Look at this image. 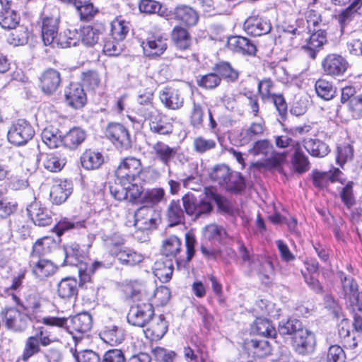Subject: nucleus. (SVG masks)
I'll return each instance as SVG.
<instances>
[{
  "label": "nucleus",
  "mask_w": 362,
  "mask_h": 362,
  "mask_svg": "<svg viewBox=\"0 0 362 362\" xmlns=\"http://www.w3.org/2000/svg\"><path fill=\"white\" fill-rule=\"evenodd\" d=\"M326 42L327 37L325 32L322 30H318L310 36L306 40V44L303 46V48L312 59H315L317 52Z\"/></svg>",
  "instance_id": "nucleus-28"
},
{
  "label": "nucleus",
  "mask_w": 362,
  "mask_h": 362,
  "mask_svg": "<svg viewBox=\"0 0 362 362\" xmlns=\"http://www.w3.org/2000/svg\"><path fill=\"white\" fill-rule=\"evenodd\" d=\"M104 31L105 27L103 24L95 23L93 25L83 27L81 30L82 42L89 47L95 45Z\"/></svg>",
  "instance_id": "nucleus-27"
},
{
  "label": "nucleus",
  "mask_w": 362,
  "mask_h": 362,
  "mask_svg": "<svg viewBox=\"0 0 362 362\" xmlns=\"http://www.w3.org/2000/svg\"><path fill=\"white\" fill-rule=\"evenodd\" d=\"M165 192L161 187L148 189L144 192L141 203L144 205L135 213L134 217L139 220L141 215L152 213V208L165 200Z\"/></svg>",
  "instance_id": "nucleus-7"
},
{
  "label": "nucleus",
  "mask_w": 362,
  "mask_h": 362,
  "mask_svg": "<svg viewBox=\"0 0 362 362\" xmlns=\"http://www.w3.org/2000/svg\"><path fill=\"white\" fill-rule=\"evenodd\" d=\"M293 343L296 351L300 354L304 355L313 351L315 346V337L312 332L302 327L293 337Z\"/></svg>",
  "instance_id": "nucleus-12"
},
{
  "label": "nucleus",
  "mask_w": 362,
  "mask_h": 362,
  "mask_svg": "<svg viewBox=\"0 0 362 362\" xmlns=\"http://www.w3.org/2000/svg\"><path fill=\"white\" fill-rule=\"evenodd\" d=\"M223 187L233 193H240L245 189V182L240 173L232 171Z\"/></svg>",
  "instance_id": "nucleus-43"
},
{
  "label": "nucleus",
  "mask_w": 362,
  "mask_h": 362,
  "mask_svg": "<svg viewBox=\"0 0 362 362\" xmlns=\"http://www.w3.org/2000/svg\"><path fill=\"white\" fill-rule=\"evenodd\" d=\"M42 90L47 95L54 93L61 83V76L59 71L53 69L45 71L40 78Z\"/></svg>",
  "instance_id": "nucleus-24"
},
{
  "label": "nucleus",
  "mask_w": 362,
  "mask_h": 362,
  "mask_svg": "<svg viewBox=\"0 0 362 362\" xmlns=\"http://www.w3.org/2000/svg\"><path fill=\"white\" fill-rule=\"evenodd\" d=\"M239 253L243 261V264L247 267L250 271L257 269V264L260 263L259 257L251 254L242 242H239Z\"/></svg>",
  "instance_id": "nucleus-52"
},
{
  "label": "nucleus",
  "mask_w": 362,
  "mask_h": 362,
  "mask_svg": "<svg viewBox=\"0 0 362 362\" xmlns=\"http://www.w3.org/2000/svg\"><path fill=\"white\" fill-rule=\"evenodd\" d=\"M304 148L313 157L323 158L329 152L328 146L320 140L310 139L305 142Z\"/></svg>",
  "instance_id": "nucleus-49"
},
{
  "label": "nucleus",
  "mask_w": 362,
  "mask_h": 362,
  "mask_svg": "<svg viewBox=\"0 0 362 362\" xmlns=\"http://www.w3.org/2000/svg\"><path fill=\"white\" fill-rule=\"evenodd\" d=\"M182 202L185 213L194 218L207 216L212 210L210 201L204 199H199L192 193L184 195L182 197Z\"/></svg>",
  "instance_id": "nucleus-4"
},
{
  "label": "nucleus",
  "mask_w": 362,
  "mask_h": 362,
  "mask_svg": "<svg viewBox=\"0 0 362 362\" xmlns=\"http://www.w3.org/2000/svg\"><path fill=\"white\" fill-rule=\"evenodd\" d=\"M173 15L176 20L188 26L196 25L199 19L197 12L192 7L185 5L177 6Z\"/></svg>",
  "instance_id": "nucleus-30"
},
{
  "label": "nucleus",
  "mask_w": 362,
  "mask_h": 362,
  "mask_svg": "<svg viewBox=\"0 0 362 362\" xmlns=\"http://www.w3.org/2000/svg\"><path fill=\"white\" fill-rule=\"evenodd\" d=\"M28 37L29 33L27 28L20 27L18 30L10 34L8 41L13 46H21L28 42Z\"/></svg>",
  "instance_id": "nucleus-60"
},
{
  "label": "nucleus",
  "mask_w": 362,
  "mask_h": 362,
  "mask_svg": "<svg viewBox=\"0 0 362 362\" xmlns=\"http://www.w3.org/2000/svg\"><path fill=\"white\" fill-rule=\"evenodd\" d=\"M274 152V146L267 139H262L255 142L252 147L249 149L250 156H262L267 158H276Z\"/></svg>",
  "instance_id": "nucleus-34"
},
{
  "label": "nucleus",
  "mask_w": 362,
  "mask_h": 362,
  "mask_svg": "<svg viewBox=\"0 0 362 362\" xmlns=\"http://www.w3.org/2000/svg\"><path fill=\"white\" fill-rule=\"evenodd\" d=\"M204 238L211 243H220L226 236L225 228L215 223L207 225L203 230Z\"/></svg>",
  "instance_id": "nucleus-37"
},
{
  "label": "nucleus",
  "mask_w": 362,
  "mask_h": 362,
  "mask_svg": "<svg viewBox=\"0 0 362 362\" xmlns=\"http://www.w3.org/2000/svg\"><path fill=\"white\" fill-rule=\"evenodd\" d=\"M27 211L29 217L36 226L45 227L52 222V212L39 202H32L27 207Z\"/></svg>",
  "instance_id": "nucleus-13"
},
{
  "label": "nucleus",
  "mask_w": 362,
  "mask_h": 362,
  "mask_svg": "<svg viewBox=\"0 0 362 362\" xmlns=\"http://www.w3.org/2000/svg\"><path fill=\"white\" fill-rule=\"evenodd\" d=\"M42 140L49 148H57L63 142L60 131L53 126H48L44 129L42 132Z\"/></svg>",
  "instance_id": "nucleus-35"
},
{
  "label": "nucleus",
  "mask_w": 362,
  "mask_h": 362,
  "mask_svg": "<svg viewBox=\"0 0 362 362\" xmlns=\"http://www.w3.org/2000/svg\"><path fill=\"white\" fill-rule=\"evenodd\" d=\"M76 362H100V359L98 354L91 350H83L73 352Z\"/></svg>",
  "instance_id": "nucleus-64"
},
{
  "label": "nucleus",
  "mask_w": 362,
  "mask_h": 362,
  "mask_svg": "<svg viewBox=\"0 0 362 362\" xmlns=\"http://www.w3.org/2000/svg\"><path fill=\"white\" fill-rule=\"evenodd\" d=\"M254 333L267 337H276V331L271 322L265 318H257L252 327Z\"/></svg>",
  "instance_id": "nucleus-39"
},
{
  "label": "nucleus",
  "mask_w": 362,
  "mask_h": 362,
  "mask_svg": "<svg viewBox=\"0 0 362 362\" xmlns=\"http://www.w3.org/2000/svg\"><path fill=\"white\" fill-rule=\"evenodd\" d=\"M75 8L78 12L81 19L86 21L91 18L98 11L93 4L82 0L76 2Z\"/></svg>",
  "instance_id": "nucleus-59"
},
{
  "label": "nucleus",
  "mask_w": 362,
  "mask_h": 362,
  "mask_svg": "<svg viewBox=\"0 0 362 362\" xmlns=\"http://www.w3.org/2000/svg\"><path fill=\"white\" fill-rule=\"evenodd\" d=\"M92 327V317L88 313H81L72 317L66 325V330L73 335L74 339L76 334H85Z\"/></svg>",
  "instance_id": "nucleus-16"
},
{
  "label": "nucleus",
  "mask_w": 362,
  "mask_h": 362,
  "mask_svg": "<svg viewBox=\"0 0 362 362\" xmlns=\"http://www.w3.org/2000/svg\"><path fill=\"white\" fill-rule=\"evenodd\" d=\"M160 100L164 106L173 110H177L182 107L184 98L179 89L173 87H165L160 90Z\"/></svg>",
  "instance_id": "nucleus-19"
},
{
  "label": "nucleus",
  "mask_w": 362,
  "mask_h": 362,
  "mask_svg": "<svg viewBox=\"0 0 362 362\" xmlns=\"http://www.w3.org/2000/svg\"><path fill=\"white\" fill-rule=\"evenodd\" d=\"M172 40L175 47L181 50L189 49L192 43V38L188 31L180 26H176L173 30Z\"/></svg>",
  "instance_id": "nucleus-36"
},
{
  "label": "nucleus",
  "mask_w": 362,
  "mask_h": 362,
  "mask_svg": "<svg viewBox=\"0 0 362 362\" xmlns=\"http://www.w3.org/2000/svg\"><path fill=\"white\" fill-rule=\"evenodd\" d=\"M59 18L58 16L45 17L42 21V38L45 45H57L61 47H70L72 38L66 39V33L58 35Z\"/></svg>",
  "instance_id": "nucleus-2"
},
{
  "label": "nucleus",
  "mask_w": 362,
  "mask_h": 362,
  "mask_svg": "<svg viewBox=\"0 0 362 362\" xmlns=\"http://www.w3.org/2000/svg\"><path fill=\"white\" fill-rule=\"evenodd\" d=\"M153 316H154L153 305L148 303H144L132 306L127 318L129 324L143 327Z\"/></svg>",
  "instance_id": "nucleus-8"
},
{
  "label": "nucleus",
  "mask_w": 362,
  "mask_h": 362,
  "mask_svg": "<svg viewBox=\"0 0 362 362\" xmlns=\"http://www.w3.org/2000/svg\"><path fill=\"white\" fill-rule=\"evenodd\" d=\"M106 136L118 148L130 146V136L127 128L119 123L110 124L105 131Z\"/></svg>",
  "instance_id": "nucleus-11"
},
{
  "label": "nucleus",
  "mask_w": 362,
  "mask_h": 362,
  "mask_svg": "<svg viewBox=\"0 0 362 362\" xmlns=\"http://www.w3.org/2000/svg\"><path fill=\"white\" fill-rule=\"evenodd\" d=\"M140 160H123L118 166L117 174L122 177V186L124 187L126 199L135 201L141 198L142 187L131 182L135 173L140 172Z\"/></svg>",
  "instance_id": "nucleus-1"
},
{
  "label": "nucleus",
  "mask_w": 362,
  "mask_h": 362,
  "mask_svg": "<svg viewBox=\"0 0 362 362\" xmlns=\"http://www.w3.org/2000/svg\"><path fill=\"white\" fill-rule=\"evenodd\" d=\"M129 31V23L116 18L110 24V35L112 38L119 41H123Z\"/></svg>",
  "instance_id": "nucleus-41"
},
{
  "label": "nucleus",
  "mask_w": 362,
  "mask_h": 362,
  "mask_svg": "<svg viewBox=\"0 0 362 362\" xmlns=\"http://www.w3.org/2000/svg\"><path fill=\"white\" fill-rule=\"evenodd\" d=\"M228 46L231 50L243 54L255 55L257 51L256 46L250 40L241 36L229 37Z\"/></svg>",
  "instance_id": "nucleus-26"
},
{
  "label": "nucleus",
  "mask_w": 362,
  "mask_h": 362,
  "mask_svg": "<svg viewBox=\"0 0 362 362\" xmlns=\"http://www.w3.org/2000/svg\"><path fill=\"white\" fill-rule=\"evenodd\" d=\"M85 227V221H78L76 218H62L54 226V231L58 236L71 229H80Z\"/></svg>",
  "instance_id": "nucleus-46"
},
{
  "label": "nucleus",
  "mask_w": 362,
  "mask_h": 362,
  "mask_svg": "<svg viewBox=\"0 0 362 362\" xmlns=\"http://www.w3.org/2000/svg\"><path fill=\"white\" fill-rule=\"evenodd\" d=\"M148 327L144 331L145 337L151 341L163 337L168 329V323L163 315L152 317Z\"/></svg>",
  "instance_id": "nucleus-17"
},
{
  "label": "nucleus",
  "mask_w": 362,
  "mask_h": 362,
  "mask_svg": "<svg viewBox=\"0 0 362 362\" xmlns=\"http://www.w3.org/2000/svg\"><path fill=\"white\" fill-rule=\"evenodd\" d=\"M342 286V294L345 299L350 301L351 304L356 303L358 310L362 311V305L359 303L358 286L356 281L351 276H346L343 272H339Z\"/></svg>",
  "instance_id": "nucleus-18"
},
{
  "label": "nucleus",
  "mask_w": 362,
  "mask_h": 362,
  "mask_svg": "<svg viewBox=\"0 0 362 362\" xmlns=\"http://www.w3.org/2000/svg\"><path fill=\"white\" fill-rule=\"evenodd\" d=\"M165 216L170 226L180 224L185 219V210L182 209L180 201L172 200L168 204Z\"/></svg>",
  "instance_id": "nucleus-31"
},
{
  "label": "nucleus",
  "mask_w": 362,
  "mask_h": 362,
  "mask_svg": "<svg viewBox=\"0 0 362 362\" xmlns=\"http://www.w3.org/2000/svg\"><path fill=\"white\" fill-rule=\"evenodd\" d=\"M65 252L64 262L66 265L75 266L78 268V272L81 277V264H86L84 262L86 256L80 245L76 243H71L64 247Z\"/></svg>",
  "instance_id": "nucleus-22"
},
{
  "label": "nucleus",
  "mask_w": 362,
  "mask_h": 362,
  "mask_svg": "<svg viewBox=\"0 0 362 362\" xmlns=\"http://www.w3.org/2000/svg\"><path fill=\"white\" fill-rule=\"evenodd\" d=\"M1 315L6 328L11 331L22 332L28 327V315L16 308H5Z\"/></svg>",
  "instance_id": "nucleus-5"
},
{
  "label": "nucleus",
  "mask_w": 362,
  "mask_h": 362,
  "mask_svg": "<svg viewBox=\"0 0 362 362\" xmlns=\"http://www.w3.org/2000/svg\"><path fill=\"white\" fill-rule=\"evenodd\" d=\"M214 71L218 74V75L228 81L234 82L239 76V73L237 70L233 69L231 65L228 62H221L217 64L214 68Z\"/></svg>",
  "instance_id": "nucleus-53"
},
{
  "label": "nucleus",
  "mask_w": 362,
  "mask_h": 362,
  "mask_svg": "<svg viewBox=\"0 0 362 362\" xmlns=\"http://www.w3.org/2000/svg\"><path fill=\"white\" fill-rule=\"evenodd\" d=\"M181 240L176 235H170L163 241L161 252L168 257H175L181 251Z\"/></svg>",
  "instance_id": "nucleus-42"
},
{
  "label": "nucleus",
  "mask_w": 362,
  "mask_h": 362,
  "mask_svg": "<svg viewBox=\"0 0 362 362\" xmlns=\"http://www.w3.org/2000/svg\"><path fill=\"white\" fill-rule=\"evenodd\" d=\"M232 173L226 165H218L215 166L210 173L211 178L223 186L226 183L230 174Z\"/></svg>",
  "instance_id": "nucleus-58"
},
{
  "label": "nucleus",
  "mask_w": 362,
  "mask_h": 362,
  "mask_svg": "<svg viewBox=\"0 0 362 362\" xmlns=\"http://www.w3.org/2000/svg\"><path fill=\"white\" fill-rule=\"evenodd\" d=\"M323 71L327 75L338 76L343 75L349 67L346 59L340 54H329L322 62Z\"/></svg>",
  "instance_id": "nucleus-10"
},
{
  "label": "nucleus",
  "mask_w": 362,
  "mask_h": 362,
  "mask_svg": "<svg viewBox=\"0 0 362 362\" xmlns=\"http://www.w3.org/2000/svg\"><path fill=\"white\" fill-rule=\"evenodd\" d=\"M173 272V266L170 261H157L154 264V275L163 283L168 282Z\"/></svg>",
  "instance_id": "nucleus-40"
},
{
  "label": "nucleus",
  "mask_w": 362,
  "mask_h": 362,
  "mask_svg": "<svg viewBox=\"0 0 362 362\" xmlns=\"http://www.w3.org/2000/svg\"><path fill=\"white\" fill-rule=\"evenodd\" d=\"M30 266L34 276L40 280L48 278L57 271L55 264L46 259H40L37 261L30 260Z\"/></svg>",
  "instance_id": "nucleus-25"
},
{
  "label": "nucleus",
  "mask_w": 362,
  "mask_h": 362,
  "mask_svg": "<svg viewBox=\"0 0 362 362\" xmlns=\"http://www.w3.org/2000/svg\"><path fill=\"white\" fill-rule=\"evenodd\" d=\"M45 299L41 296L35 292L28 294L25 297L26 305L19 304L23 309V310H32L33 313L40 312L42 307V302Z\"/></svg>",
  "instance_id": "nucleus-56"
},
{
  "label": "nucleus",
  "mask_w": 362,
  "mask_h": 362,
  "mask_svg": "<svg viewBox=\"0 0 362 362\" xmlns=\"http://www.w3.org/2000/svg\"><path fill=\"white\" fill-rule=\"evenodd\" d=\"M101 339L111 346L121 344L124 339V332L116 326L107 328L101 334Z\"/></svg>",
  "instance_id": "nucleus-48"
},
{
  "label": "nucleus",
  "mask_w": 362,
  "mask_h": 362,
  "mask_svg": "<svg viewBox=\"0 0 362 362\" xmlns=\"http://www.w3.org/2000/svg\"><path fill=\"white\" fill-rule=\"evenodd\" d=\"M54 244V240L47 236L38 239L33 246L31 257L33 258L46 255L51 252Z\"/></svg>",
  "instance_id": "nucleus-45"
},
{
  "label": "nucleus",
  "mask_w": 362,
  "mask_h": 362,
  "mask_svg": "<svg viewBox=\"0 0 362 362\" xmlns=\"http://www.w3.org/2000/svg\"><path fill=\"white\" fill-rule=\"evenodd\" d=\"M35 131L30 123L24 119L14 122L8 132V140L16 146L25 144L34 136Z\"/></svg>",
  "instance_id": "nucleus-6"
},
{
  "label": "nucleus",
  "mask_w": 362,
  "mask_h": 362,
  "mask_svg": "<svg viewBox=\"0 0 362 362\" xmlns=\"http://www.w3.org/2000/svg\"><path fill=\"white\" fill-rule=\"evenodd\" d=\"M243 28L248 35L257 37L269 33L272 25L269 20L262 16H251L245 20Z\"/></svg>",
  "instance_id": "nucleus-14"
},
{
  "label": "nucleus",
  "mask_w": 362,
  "mask_h": 362,
  "mask_svg": "<svg viewBox=\"0 0 362 362\" xmlns=\"http://www.w3.org/2000/svg\"><path fill=\"white\" fill-rule=\"evenodd\" d=\"M73 191V185L67 180H56L52 185L49 193L51 201L57 205L64 203L71 195Z\"/></svg>",
  "instance_id": "nucleus-20"
},
{
  "label": "nucleus",
  "mask_w": 362,
  "mask_h": 362,
  "mask_svg": "<svg viewBox=\"0 0 362 362\" xmlns=\"http://www.w3.org/2000/svg\"><path fill=\"white\" fill-rule=\"evenodd\" d=\"M341 102L348 103V110L354 119L362 118V93L356 95L353 86H346L341 89Z\"/></svg>",
  "instance_id": "nucleus-9"
},
{
  "label": "nucleus",
  "mask_w": 362,
  "mask_h": 362,
  "mask_svg": "<svg viewBox=\"0 0 362 362\" xmlns=\"http://www.w3.org/2000/svg\"><path fill=\"white\" fill-rule=\"evenodd\" d=\"M247 344L249 349H250L257 357L263 358L271 354L272 348L267 340L251 339Z\"/></svg>",
  "instance_id": "nucleus-51"
},
{
  "label": "nucleus",
  "mask_w": 362,
  "mask_h": 362,
  "mask_svg": "<svg viewBox=\"0 0 362 362\" xmlns=\"http://www.w3.org/2000/svg\"><path fill=\"white\" fill-rule=\"evenodd\" d=\"M57 293L63 299L75 298L78 294V283L76 280L70 277L62 279L58 284Z\"/></svg>",
  "instance_id": "nucleus-32"
},
{
  "label": "nucleus",
  "mask_w": 362,
  "mask_h": 362,
  "mask_svg": "<svg viewBox=\"0 0 362 362\" xmlns=\"http://www.w3.org/2000/svg\"><path fill=\"white\" fill-rule=\"evenodd\" d=\"M313 129V123H306L298 126L292 127L289 129H284L288 134L294 136H303L305 135H311Z\"/></svg>",
  "instance_id": "nucleus-62"
},
{
  "label": "nucleus",
  "mask_w": 362,
  "mask_h": 362,
  "mask_svg": "<svg viewBox=\"0 0 362 362\" xmlns=\"http://www.w3.org/2000/svg\"><path fill=\"white\" fill-rule=\"evenodd\" d=\"M221 78L216 72L210 73L201 76L197 79L199 86L206 89H213L217 87L221 83Z\"/></svg>",
  "instance_id": "nucleus-61"
},
{
  "label": "nucleus",
  "mask_w": 362,
  "mask_h": 362,
  "mask_svg": "<svg viewBox=\"0 0 362 362\" xmlns=\"http://www.w3.org/2000/svg\"><path fill=\"white\" fill-rule=\"evenodd\" d=\"M303 327L302 323L296 319H289L287 321L279 322L278 332L281 335H296Z\"/></svg>",
  "instance_id": "nucleus-55"
},
{
  "label": "nucleus",
  "mask_w": 362,
  "mask_h": 362,
  "mask_svg": "<svg viewBox=\"0 0 362 362\" xmlns=\"http://www.w3.org/2000/svg\"><path fill=\"white\" fill-rule=\"evenodd\" d=\"M112 264V259L110 260H96L93 262L91 265H88L87 263H86V264H81V271H82V274H81L80 279L83 282L90 281L91 275L93 274L95 271L100 269L110 268Z\"/></svg>",
  "instance_id": "nucleus-33"
},
{
  "label": "nucleus",
  "mask_w": 362,
  "mask_h": 362,
  "mask_svg": "<svg viewBox=\"0 0 362 362\" xmlns=\"http://www.w3.org/2000/svg\"><path fill=\"white\" fill-rule=\"evenodd\" d=\"M86 139V133L80 128L74 127L64 136V144L71 149L76 148Z\"/></svg>",
  "instance_id": "nucleus-44"
},
{
  "label": "nucleus",
  "mask_w": 362,
  "mask_h": 362,
  "mask_svg": "<svg viewBox=\"0 0 362 362\" xmlns=\"http://www.w3.org/2000/svg\"><path fill=\"white\" fill-rule=\"evenodd\" d=\"M117 257L119 261L122 264L129 266L136 265L144 260V256L141 253H138L129 248L119 250Z\"/></svg>",
  "instance_id": "nucleus-50"
},
{
  "label": "nucleus",
  "mask_w": 362,
  "mask_h": 362,
  "mask_svg": "<svg viewBox=\"0 0 362 362\" xmlns=\"http://www.w3.org/2000/svg\"><path fill=\"white\" fill-rule=\"evenodd\" d=\"M141 46L145 55L151 57H158L167 49V39L161 35H152L146 41H143Z\"/></svg>",
  "instance_id": "nucleus-23"
},
{
  "label": "nucleus",
  "mask_w": 362,
  "mask_h": 362,
  "mask_svg": "<svg viewBox=\"0 0 362 362\" xmlns=\"http://www.w3.org/2000/svg\"><path fill=\"white\" fill-rule=\"evenodd\" d=\"M315 88L317 95L325 100L333 98L335 95V88L332 83L324 79L317 80Z\"/></svg>",
  "instance_id": "nucleus-54"
},
{
  "label": "nucleus",
  "mask_w": 362,
  "mask_h": 362,
  "mask_svg": "<svg viewBox=\"0 0 362 362\" xmlns=\"http://www.w3.org/2000/svg\"><path fill=\"white\" fill-rule=\"evenodd\" d=\"M103 243L110 252L117 256L119 250H122V247L124 245L125 240L122 235L118 233H114L110 235H105L103 237Z\"/></svg>",
  "instance_id": "nucleus-47"
},
{
  "label": "nucleus",
  "mask_w": 362,
  "mask_h": 362,
  "mask_svg": "<svg viewBox=\"0 0 362 362\" xmlns=\"http://www.w3.org/2000/svg\"><path fill=\"white\" fill-rule=\"evenodd\" d=\"M346 354L343 349L338 345L330 346L327 354V362H345Z\"/></svg>",
  "instance_id": "nucleus-63"
},
{
  "label": "nucleus",
  "mask_w": 362,
  "mask_h": 362,
  "mask_svg": "<svg viewBox=\"0 0 362 362\" xmlns=\"http://www.w3.org/2000/svg\"><path fill=\"white\" fill-rule=\"evenodd\" d=\"M6 6L0 12V25L4 29H14L20 22V16Z\"/></svg>",
  "instance_id": "nucleus-38"
},
{
  "label": "nucleus",
  "mask_w": 362,
  "mask_h": 362,
  "mask_svg": "<svg viewBox=\"0 0 362 362\" xmlns=\"http://www.w3.org/2000/svg\"><path fill=\"white\" fill-rule=\"evenodd\" d=\"M266 130L264 121L252 122L250 125L243 129L239 134V141L241 145L247 144L254 138L261 136Z\"/></svg>",
  "instance_id": "nucleus-29"
},
{
  "label": "nucleus",
  "mask_w": 362,
  "mask_h": 362,
  "mask_svg": "<svg viewBox=\"0 0 362 362\" xmlns=\"http://www.w3.org/2000/svg\"><path fill=\"white\" fill-rule=\"evenodd\" d=\"M55 341L50 332L44 327H39L35 336H30L25 341L20 359L27 362L31 357L41 351L40 345L47 346Z\"/></svg>",
  "instance_id": "nucleus-3"
},
{
  "label": "nucleus",
  "mask_w": 362,
  "mask_h": 362,
  "mask_svg": "<svg viewBox=\"0 0 362 362\" xmlns=\"http://www.w3.org/2000/svg\"><path fill=\"white\" fill-rule=\"evenodd\" d=\"M65 100L68 105L78 109L86 103V94L81 85L71 83L65 90Z\"/></svg>",
  "instance_id": "nucleus-21"
},
{
  "label": "nucleus",
  "mask_w": 362,
  "mask_h": 362,
  "mask_svg": "<svg viewBox=\"0 0 362 362\" xmlns=\"http://www.w3.org/2000/svg\"><path fill=\"white\" fill-rule=\"evenodd\" d=\"M122 41L112 38L110 35L106 37L103 41V52L107 56H117L122 51Z\"/></svg>",
  "instance_id": "nucleus-57"
},
{
  "label": "nucleus",
  "mask_w": 362,
  "mask_h": 362,
  "mask_svg": "<svg viewBox=\"0 0 362 362\" xmlns=\"http://www.w3.org/2000/svg\"><path fill=\"white\" fill-rule=\"evenodd\" d=\"M343 173L337 168H333L327 172H320L317 170L313 171V182L315 187L322 189L326 187L329 182L334 183L339 182L344 184L346 181L341 177Z\"/></svg>",
  "instance_id": "nucleus-15"
}]
</instances>
